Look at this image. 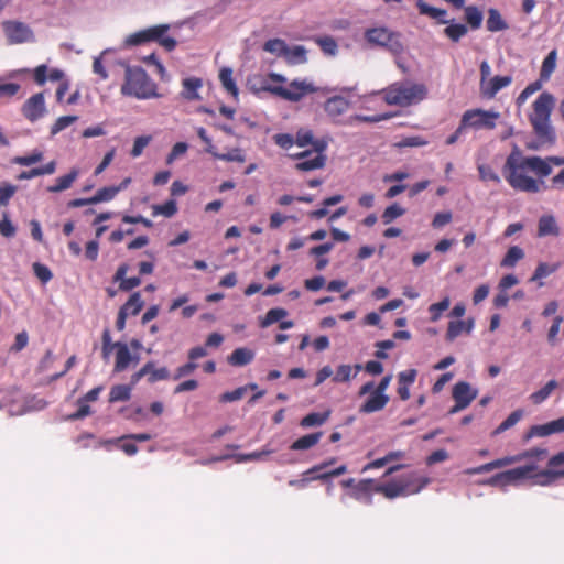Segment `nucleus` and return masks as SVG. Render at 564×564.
Segmentation results:
<instances>
[{"label": "nucleus", "instance_id": "obj_41", "mask_svg": "<svg viewBox=\"0 0 564 564\" xmlns=\"http://www.w3.org/2000/svg\"><path fill=\"white\" fill-rule=\"evenodd\" d=\"M42 160H43V153L41 151L34 150L30 155L13 158L12 162L14 164H19L22 166H30V165L41 162Z\"/></svg>", "mask_w": 564, "mask_h": 564}, {"label": "nucleus", "instance_id": "obj_19", "mask_svg": "<svg viewBox=\"0 0 564 564\" xmlns=\"http://www.w3.org/2000/svg\"><path fill=\"white\" fill-rule=\"evenodd\" d=\"M203 87V82L197 77H188L182 82L181 97L187 101L199 100V89Z\"/></svg>", "mask_w": 564, "mask_h": 564}, {"label": "nucleus", "instance_id": "obj_24", "mask_svg": "<svg viewBox=\"0 0 564 564\" xmlns=\"http://www.w3.org/2000/svg\"><path fill=\"white\" fill-rule=\"evenodd\" d=\"M254 358V351L252 349L242 347L237 348L228 357V362L232 366H245L251 362Z\"/></svg>", "mask_w": 564, "mask_h": 564}, {"label": "nucleus", "instance_id": "obj_1", "mask_svg": "<svg viewBox=\"0 0 564 564\" xmlns=\"http://www.w3.org/2000/svg\"><path fill=\"white\" fill-rule=\"evenodd\" d=\"M503 173L512 188L539 193L544 188L543 178L552 173V167L540 156H523L520 149L514 145L506 160Z\"/></svg>", "mask_w": 564, "mask_h": 564}, {"label": "nucleus", "instance_id": "obj_20", "mask_svg": "<svg viewBox=\"0 0 564 564\" xmlns=\"http://www.w3.org/2000/svg\"><path fill=\"white\" fill-rule=\"evenodd\" d=\"M349 107L350 102L341 96L330 97L325 102V111L333 118L341 116Z\"/></svg>", "mask_w": 564, "mask_h": 564}, {"label": "nucleus", "instance_id": "obj_13", "mask_svg": "<svg viewBox=\"0 0 564 564\" xmlns=\"http://www.w3.org/2000/svg\"><path fill=\"white\" fill-rule=\"evenodd\" d=\"M113 347L116 349L113 368L116 372L124 371L130 365H137L140 361V357L131 354L127 344L117 341L113 343Z\"/></svg>", "mask_w": 564, "mask_h": 564}, {"label": "nucleus", "instance_id": "obj_45", "mask_svg": "<svg viewBox=\"0 0 564 564\" xmlns=\"http://www.w3.org/2000/svg\"><path fill=\"white\" fill-rule=\"evenodd\" d=\"M329 416V411L325 413H311L303 417L301 425L304 427L322 425Z\"/></svg>", "mask_w": 564, "mask_h": 564}, {"label": "nucleus", "instance_id": "obj_33", "mask_svg": "<svg viewBox=\"0 0 564 564\" xmlns=\"http://www.w3.org/2000/svg\"><path fill=\"white\" fill-rule=\"evenodd\" d=\"M132 386L117 384L113 386L109 393L110 402L127 401L131 397Z\"/></svg>", "mask_w": 564, "mask_h": 564}, {"label": "nucleus", "instance_id": "obj_49", "mask_svg": "<svg viewBox=\"0 0 564 564\" xmlns=\"http://www.w3.org/2000/svg\"><path fill=\"white\" fill-rule=\"evenodd\" d=\"M152 140L151 135H140L134 139L133 147L131 149V156L139 158L143 150L150 144Z\"/></svg>", "mask_w": 564, "mask_h": 564}, {"label": "nucleus", "instance_id": "obj_50", "mask_svg": "<svg viewBox=\"0 0 564 564\" xmlns=\"http://www.w3.org/2000/svg\"><path fill=\"white\" fill-rule=\"evenodd\" d=\"M451 305V301L448 297L443 299L438 303H434L429 307V312L431 313V321L436 322L440 319L442 313L446 311Z\"/></svg>", "mask_w": 564, "mask_h": 564}, {"label": "nucleus", "instance_id": "obj_18", "mask_svg": "<svg viewBox=\"0 0 564 564\" xmlns=\"http://www.w3.org/2000/svg\"><path fill=\"white\" fill-rule=\"evenodd\" d=\"M564 432V417L547 422L541 425H534L531 427L528 437L539 436L544 437L554 433Z\"/></svg>", "mask_w": 564, "mask_h": 564}, {"label": "nucleus", "instance_id": "obj_26", "mask_svg": "<svg viewBox=\"0 0 564 564\" xmlns=\"http://www.w3.org/2000/svg\"><path fill=\"white\" fill-rule=\"evenodd\" d=\"M284 59L291 65L305 63L307 61L305 47L302 45L288 46Z\"/></svg>", "mask_w": 564, "mask_h": 564}, {"label": "nucleus", "instance_id": "obj_6", "mask_svg": "<svg viewBox=\"0 0 564 564\" xmlns=\"http://www.w3.org/2000/svg\"><path fill=\"white\" fill-rule=\"evenodd\" d=\"M364 39L371 48H384L393 56H400L405 51L402 34L384 25H376L365 30Z\"/></svg>", "mask_w": 564, "mask_h": 564}, {"label": "nucleus", "instance_id": "obj_59", "mask_svg": "<svg viewBox=\"0 0 564 564\" xmlns=\"http://www.w3.org/2000/svg\"><path fill=\"white\" fill-rule=\"evenodd\" d=\"M33 271L37 279L43 283L48 282L53 276L51 270L46 265L39 262L33 264Z\"/></svg>", "mask_w": 564, "mask_h": 564}, {"label": "nucleus", "instance_id": "obj_32", "mask_svg": "<svg viewBox=\"0 0 564 564\" xmlns=\"http://www.w3.org/2000/svg\"><path fill=\"white\" fill-rule=\"evenodd\" d=\"M557 386L558 383L556 380H550L542 389L533 392L529 398L532 403L540 404L550 397Z\"/></svg>", "mask_w": 564, "mask_h": 564}, {"label": "nucleus", "instance_id": "obj_17", "mask_svg": "<svg viewBox=\"0 0 564 564\" xmlns=\"http://www.w3.org/2000/svg\"><path fill=\"white\" fill-rule=\"evenodd\" d=\"M389 402V395L375 389L371 395L360 406L359 412L361 413H373L382 410Z\"/></svg>", "mask_w": 564, "mask_h": 564}, {"label": "nucleus", "instance_id": "obj_7", "mask_svg": "<svg viewBox=\"0 0 564 564\" xmlns=\"http://www.w3.org/2000/svg\"><path fill=\"white\" fill-rule=\"evenodd\" d=\"M263 89L293 102L300 101L306 95L316 91V87L313 85V83L306 79L292 80L288 87L264 86Z\"/></svg>", "mask_w": 564, "mask_h": 564}, {"label": "nucleus", "instance_id": "obj_36", "mask_svg": "<svg viewBox=\"0 0 564 564\" xmlns=\"http://www.w3.org/2000/svg\"><path fill=\"white\" fill-rule=\"evenodd\" d=\"M523 258L524 251L520 247L513 246L507 251L505 258L501 261V267L512 268Z\"/></svg>", "mask_w": 564, "mask_h": 564}, {"label": "nucleus", "instance_id": "obj_34", "mask_svg": "<svg viewBox=\"0 0 564 564\" xmlns=\"http://www.w3.org/2000/svg\"><path fill=\"white\" fill-rule=\"evenodd\" d=\"M288 315L284 308H272L268 311L263 318H260L259 323L262 328H265L276 322L282 321Z\"/></svg>", "mask_w": 564, "mask_h": 564}, {"label": "nucleus", "instance_id": "obj_43", "mask_svg": "<svg viewBox=\"0 0 564 564\" xmlns=\"http://www.w3.org/2000/svg\"><path fill=\"white\" fill-rule=\"evenodd\" d=\"M522 416H523L522 410L513 411L503 422L500 423V425L496 429L495 433L499 434V433L507 431L508 429L516 425L522 419Z\"/></svg>", "mask_w": 564, "mask_h": 564}, {"label": "nucleus", "instance_id": "obj_29", "mask_svg": "<svg viewBox=\"0 0 564 564\" xmlns=\"http://www.w3.org/2000/svg\"><path fill=\"white\" fill-rule=\"evenodd\" d=\"M416 6H417L421 14H425L432 19H436L440 21V23H443V24L448 23V21L444 19V17L446 15L445 10L431 7L422 0H419Z\"/></svg>", "mask_w": 564, "mask_h": 564}, {"label": "nucleus", "instance_id": "obj_8", "mask_svg": "<svg viewBox=\"0 0 564 564\" xmlns=\"http://www.w3.org/2000/svg\"><path fill=\"white\" fill-rule=\"evenodd\" d=\"M500 113L495 110H485L480 108L469 109L462 117V127L475 130H492L497 126Z\"/></svg>", "mask_w": 564, "mask_h": 564}, {"label": "nucleus", "instance_id": "obj_64", "mask_svg": "<svg viewBox=\"0 0 564 564\" xmlns=\"http://www.w3.org/2000/svg\"><path fill=\"white\" fill-rule=\"evenodd\" d=\"M0 234L7 238L13 237L15 234V227L10 221L7 214H4L3 218L0 220Z\"/></svg>", "mask_w": 564, "mask_h": 564}, {"label": "nucleus", "instance_id": "obj_15", "mask_svg": "<svg viewBox=\"0 0 564 564\" xmlns=\"http://www.w3.org/2000/svg\"><path fill=\"white\" fill-rule=\"evenodd\" d=\"M453 399L466 408L477 398L478 390L468 382L459 381L453 387Z\"/></svg>", "mask_w": 564, "mask_h": 564}, {"label": "nucleus", "instance_id": "obj_38", "mask_svg": "<svg viewBox=\"0 0 564 564\" xmlns=\"http://www.w3.org/2000/svg\"><path fill=\"white\" fill-rule=\"evenodd\" d=\"M143 301L139 292L133 293L128 302L121 307L129 315H137L143 307Z\"/></svg>", "mask_w": 564, "mask_h": 564}, {"label": "nucleus", "instance_id": "obj_40", "mask_svg": "<svg viewBox=\"0 0 564 564\" xmlns=\"http://www.w3.org/2000/svg\"><path fill=\"white\" fill-rule=\"evenodd\" d=\"M465 15L467 22L470 24L473 29H478L482 22V13L481 11L473 6H469L465 9Z\"/></svg>", "mask_w": 564, "mask_h": 564}, {"label": "nucleus", "instance_id": "obj_37", "mask_svg": "<svg viewBox=\"0 0 564 564\" xmlns=\"http://www.w3.org/2000/svg\"><path fill=\"white\" fill-rule=\"evenodd\" d=\"M321 436L322 433H314L302 436L292 444L291 448L295 451L307 449L314 446L319 441Z\"/></svg>", "mask_w": 564, "mask_h": 564}, {"label": "nucleus", "instance_id": "obj_51", "mask_svg": "<svg viewBox=\"0 0 564 564\" xmlns=\"http://www.w3.org/2000/svg\"><path fill=\"white\" fill-rule=\"evenodd\" d=\"M404 213V208H402L398 204H393L384 209L382 214V220L384 224H390L395 218L401 217Z\"/></svg>", "mask_w": 564, "mask_h": 564}, {"label": "nucleus", "instance_id": "obj_35", "mask_svg": "<svg viewBox=\"0 0 564 564\" xmlns=\"http://www.w3.org/2000/svg\"><path fill=\"white\" fill-rule=\"evenodd\" d=\"M326 158L324 154H315L312 159L304 160L295 165L300 171H312L322 169L325 165Z\"/></svg>", "mask_w": 564, "mask_h": 564}, {"label": "nucleus", "instance_id": "obj_10", "mask_svg": "<svg viewBox=\"0 0 564 564\" xmlns=\"http://www.w3.org/2000/svg\"><path fill=\"white\" fill-rule=\"evenodd\" d=\"M547 455V451L544 448H532L529 451H525L521 454L513 455V456H506L496 460H492L489 463L490 470H495L498 468H502L509 465H513L516 463H520L528 458H535L536 460H542Z\"/></svg>", "mask_w": 564, "mask_h": 564}, {"label": "nucleus", "instance_id": "obj_9", "mask_svg": "<svg viewBox=\"0 0 564 564\" xmlns=\"http://www.w3.org/2000/svg\"><path fill=\"white\" fill-rule=\"evenodd\" d=\"M2 29L9 44H23L35 41L33 30L21 21H3Z\"/></svg>", "mask_w": 564, "mask_h": 564}, {"label": "nucleus", "instance_id": "obj_46", "mask_svg": "<svg viewBox=\"0 0 564 564\" xmlns=\"http://www.w3.org/2000/svg\"><path fill=\"white\" fill-rule=\"evenodd\" d=\"M468 29L465 24H449L447 28H445L444 33L446 36H448L452 41L457 42L460 37H463L467 33Z\"/></svg>", "mask_w": 564, "mask_h": 564}, {"label": "nucleus", "instance_id": "obj_47", "mask_svg": "<svg viewBox=\"0 0 564 564\" xmlns=\"http://www.w3.org/2000/svg\"><path fill=\"white\" fill-rule=\"evenodd\" d=\"M77 120H78L77 116L59 117L52 126L51 133L53 135H55V134L59 133L61 131H63L64 129H66L67 127H69L70 124L75 123Z\"/></svg>", "mask_w": 564, "mask_h": 564}, {"label": "nucleus", "instance_id": "obj_16", "mask_svg": "<svg viewBox=\"0 0 564 564\" xmlns=\"http://www.w3.org/2000/svg\"><path fill=\"white\" fill-rule=\"evenodd\" d=\"M511 82V76H494L479 89L480 95L487 99H492L499 90L509 86Z\"/></svg>", "mask_w": 564, "mask_h": 564}, {"label": "nucleus", "instance_id": "obj_21", "mask_svg": "<svg viewBox=\"0 0 564 564\" xmlns=\"http://www.w3.org/2000/svg\"><path fill=\"white\" fill-rule=\"evenodd\" d=\"M560 235V228L555 220V217L552 215H543L540 217L538 223V236L546 237L553 236L556 237Z\"/></svg>", "mask_w": 564, "mask_h": 564}, {"label": "nucleus", "instance_id": "obj_25", "mask_svg": "<svg viewBox=\"0 0 564 564\" xmlns=\"http://www.w3.org/2000/svg\"><path fill=\"white\" fill-rule=\"evenodd\" d=\"M376 492L382 494L388 499H394L397 497H405L404 490L401 488L398 480L390 481L384 485H376L373 487Z\"/></svg>", "mask_w": 564, "mask_h": 564}, {"label": "nucleus", "instance_id": "obj_30", "mask_svg": "<svg viewBox=\"0 0 564 564\" xmlns=\"http://www.w3.org/2000/svg\"><path fill=\"white\" fill-rule=\"evenodd\" d=\"M507 28H508V25L503 21L499 11L496 9H490L488 11L487 29L490 32H498V31L506 30Z\"/></svg>", "mask_w": 564, "mask_h": 564}, {"label": "nucleus", "instance_id": "obj_22", "mask_svg": "<svg viewBox=\"0 0 564 564\" xmlns=\"http://www.w3.org/2000/svg\"><path fill=\"white\" fill-rule=\"evenodd\" d=\"M79 175V169L73 167L70 172L64 176L56 178L55 184L47 187L51 193H59L72 187L73 183Z\"/></svg>", "mask_w": 564, "mask_h": 564}, {"label": "nucleus", "instance_id": "obj_14", "mask_svg": "<svg viewBox=\"0 0 564 564\" xmlns=\"http://www.w3.org/2000/svg\"><path fill=\"white\" fill-rule=\"evenodd\" d=\"M398 482L405 491L404 495L410 496L419 494L430 482V479L417 473H411L398 479Z\"/></svg>", "mask_w": 564, "mask_h": 564}, {"label": "nucleus", "instance_id": "obj_58", "mask_svg": "<svg viewBox=\"0 0 564 564\" xmlns=\"http://www.w3.org/2000/svg\"><path fill=\"white\" fill-rule=\"evenodd\" d=\"M248 391V387H240V388H237L236 390L234 391H228V392H225L220 395V401L221 402H234V401H238L240 400L241 398H243V395L247 393Z\"/></svg>", "mask_w": 564, "mask_h": 564}, {"label": "nucleus", "instance_id": "obj_44", "mask_svg": "<svg viewBox=\"0 0 564 564\" xmlns=\"http://www.w3.org/2000/svg\"><path fill=\"white\" fill-rule=\"evenodd\" d=\"M152 212L154 216L163 215L165 217H172L177 212V206L174 200H169L163 205H153Z\"/></svg>", "mask_w": 564, "mask_h": 564}, {"label": "nucleus", "instance_id": "obj_23", "mask_svg": "<svg viewBox=\"0 0 564 564\" xmlns=\"http://www.w3.org/2000/svg\"><path fill=\"white\" fill-rule=\"evenodd\" d=\"M129 267L126 263H122L115 274V281L120 282L119 288L123 291L132 290L141 284V280L139 278H129L126 275L128 273Z\"/></svg>", "mask_w": 564, "mask_h": 564}, {"label": "nucleus", "instance_id": "obj_52", "mask_svg": "<svg viewBox=\"0 0 564 564\" xmlns=\"http://www.w3.org/2000/svg\"><path fill=\"white\" fill-rule=\"evenodd\" d=\"M478 172H479V177L481 181L494 182L496 184L500 183L499 175L489 165L479 164Z\"/></svg>", "mask_w": 564, "mask_h": 564}, {"label": "nucleus", "instance_id": "obj_60", "mask_svg": "<svg viewBox=\"0 0 564 564\" xmlns=\"http://www.w3.org/2000/svg\"><path fill=\"white\" fill-rule=\"evenodd\" d=\"M147 42H148V39H147L145 29H144V30H141L139 32L128 35L124 40V45L126 46H134V45H140V44H143Z\"/></svg>", "mask_w": 564, "mask_h": 564}, {"label": "nucleus", "instance_id": "obj_2", "mask_svg": "<svg viewBox=\"0 0 564 564\" xmlns=\"http://www.w3.org/2000/svg\"><path fill=\"white\" fill-rule=\"evenodd\" d=\"M536 470L538 465L535 463H530L524 466L499 473L487 479L485 484L492 487L505 488L510 485H518L524 479L534 478L535 484L540 486H550L556 480L564 478V468L544 469L539 473H536Z\"/></svg>", "mask_w": 564, "mask_h": 564}, {"label": "nucleus", "instance_id": "obj_53", "mask_svg": "<svg viewBox=\"0 0 564 564\" xmlns=\"http://www.w3.org/2000/svg\"><path fill=\"white\" fill-rule=\"evenodd\" d=\"M214 158H216L218 160L227 161V162L243 163L246 161L245 154L238 148L234 149L232 151H230L229 153H226V154H221L216 151V153L214 154Z\"/></svg>", "mask_w": 564, "mask_h": 564}, {"label": "nucleus", "instance_id": "obj_4", "mask_svg": "<svg viewBox=\"0 0 564 564\" xmlns=\"http://www.w3.org/2000/svg\"><path fill=\"white\" fill-rule=\"evenodd\" d=\"M120 91L123 96L137 99H151L160 96L156 91L155 83L141 67L137 66L126 67Z\"/></svg>", "mask_w": 564, "mask_h": 564}, {"label": "nucleus", "instance_id": "obj_54", "mask_svg": "<svg viewBox=\"0 0 564 564\" xmlns=\"http://www.w3.org/2000/svg\"><path fill=\"white\" fill-rule=\"evenodd\" d=\"M558 269V264H547L544 262L539 263V265L535 269V272L533 276L531 278L532 281L546 278L547 275L552 274Z\"/></svg>", "mask_w": 564, "mask_h": 564}, {"label": "nucleus", "instance_id": "obj_27", "mask_svg": "<svg viewBox=\"0 0 564 564\" xmlns=\"http://www.w3.org/2000/svg\"><path fill=\"white\" fill-rule=\"evenodd\" d=\"M557 61V52L555 50L551 51L547 56L544 58L541 72H540V80L546 82L550 79L551 75L556 68Z\"/></svg>", "mask_w": 564, "mask_h": 564}, {"label": "nucleus", "instance_id": "obj_31", "mask_svg": "<svg viewBox=\"0 0 564 564\" xmlns=\"http://www.w3.org/2000/svg\"><path fill=\"white\" fill-rule=\"evenodd\" d=\"M288 44L281 39H272L264 43L263 50L276 57L284 58Z\"/></svg>", "mask_w": 564, "mask_h": 564}, {"label": "nucleus", "instance_id": "obj_39", "mask_svg": "<svg viewBox=\"0 0 564 564\" xmlns=\"http://www.w3.org/2000/svg\"><path fill=\"white\" fill-rule=\"evenodd\" d=\"M316 43L326 55L336 56L338 52V45L332 36L317 37Z\"/></svg>", "mask_w": 564, "mask_h": 564}, {"label": "nucleus", "instance_id": "obj_62", "mask_svg": "<svg viewBox=\"0 0 564 564\" xmlns=\"http://www.w3.org/2000/svg\"><path fill=\"white\" fill-rule=\"evenodd\" d=\"M294 143L299 147H305L313 143V133L307 129H300L294 139Z\"/></svg>", "mask_w": 564, "mask_h": 564}, {"label": "nucleus", "instance_id": "obj_42", "mask_svg": "<svg viewBox=\"0 0 564 564\" xmlns=\"http://www.w3.org/2000/svg\"><path fill=\"white\" fill-rule=\"evenodd\" d=\"M118 193H119V188H115V186L100 188L93 196L94 204H98L101 202H109V200L113 199Z\"/></svg>", "mask_w": 564, "mask_h": 564}, {"label": "nucleus", "instance_id": "obj_5", "mask_svg": "<svg viewBox=\"0 0 564 564\" xmlns=\"http://www.w3.org/2000/svg\"><path fill=\"white\" fill-rule=\"evenodd\" d=\"M555 105V99L550 93H542L533 102L532 112L529 120L534 132L542 139L552 141L554 138L551 126V113Z\"/></svg>", "mask_w": 564, "mask_h": 564}, {"label": "nucleus", "instance_id": "obj_11", "mask_svg": "<svg viewBox=\"0 0 564 564\" xmlns=\"http://www.w3.org/2000/svg\"><path fill=\"white\" fill-rule=\"evenodd\" d=\"M23 116L34 122L46 113L45 98L43 93L31 96L22 106Z\"/></svg>", "mask_w": 564, "mask_h": 564}, {"label": "nucleus", "instance_id": "obj_57", "mask_svg": "<svg viewBox=\"0 0 564 564\" xmlns=\"http://www.w3.org/2000/svg\"><path fill=\"white\" fill-rule=\"evenodd\" d=\"M15 192L17 186L9 183L0 184V206L8 205L10 198L15 194Z\"/></svg>", "mask_w": 564, "mask_h": 564}, {"label": "nucleus", "instance_id": "obj_28", "mask_svg": "<svg viewBox=\"0 0 564 564\" xmlns=\"http://www.w3.org/2000/svg\"><path fill=\"white\" fill-rule=\"evenodd\" d=\"M219 80L223 87L231 94L235 98L238 97V87L232 78V69L229 67H224L219 72Z\"/></svg>", "mask_w": 564, "mask_h": 564}, {"label": "nucleus", "instance_id": "obj_56", "mask_svg": "<svg viewBox=\"0 0 564 564\" xmlns=\"http://www.w3.org/2000/svg\"><path fill=\"white\" fill-rule=\"evenodd\" d=\"M351 378H354L352 367L350 365H340L337 368L333 380L336 382H347Z\"/></svg>", "mask_w": 564, "mask_h": 564}, {"label": "nucleus", "instance_id": "obj_3", "mask_svg": "<svg viewBox=\"0 0 564 564\" xmlns=\"http://www.w3.org/2000/svg\"><path fill=\"white\" fill-rule=\"evenodd\" d=\"M427 93L426 85L413 82H397L380 91L387 105L399 107L419 104L427 97Z\"/></svg>", "mask_w": 564, "mask_h": 564}, {"label": "nucleus", "instance_id": "obj_63", "mask_svg": "<svg viewBox=\"0 0 564 564\" xmlns=\"http://www.w3.org/2000/svg\"><path fill=\"white\" fill-rule=\"evenodd\" d=\"M452 213L451 212H441V213H437L435 214L434 218H433V221H432V226L434 228H442L444 226H446L447 224H449L452 221Z\"/></svg>", "mask_w": 564, "mask_h": 564}, {"label": "nucleus", "instance_id": "obj_12", "mask_svg": "<svg viewBox=\"0 0 564 564\" xmlns=\"http://www.w3.org/2000/svg\"><path fill=\"white\" fill-rule=\"evenodd\" d=\"M169 29V24H158L145 29L148 42H158L166 51H173L176 46V40L166 35Z\"/></svg>", "mask_w": 564, "mask_h": 564}, {"label": "nucleus", "instance_id": "obj_48", "mask_svg": "<svg viewBox=\"0 0 564 564\" xmlns=\"http://www.w3.org/2000/svg\"><path fill=\"white\" fill-rule=\"evenodd\" d=\"M465 333V321H451L448 323L446 339L453 341L456 337Z\"/></svg>", "mask_w": 564, "mask_h": 564}, {"label": "nucleus", "instance_id": "obj_55", "mask_svg": "<svg viewBox=\"0 0 564 564\" xmlns=\"http://www.w3.org/2000/svg\"><path fill=\"white\" fill-rule=\"evenodd\" d=\"M541 82L542 80H536L530 85H528L522 91L521 94L518 96L517 98V105L519 107H521L525 101L527 99L533 95L534 93H536L538 90L541 89Z\"/></svg>", "mask_w": 564, "mask_h": 564}, {"label": "nucleus", "instance_id": "obj_61", "mask_svg": "<svg viewBox=\"0 0 564 564\" xmlns=\"http://www.w3.org/2000/svg\"><path fill=\"white\" fill-rule=\"evenodd\" d=\"M188 145L185 142H177L166 158V163L172 164L178 156L186 153Z\"/></svg>", "mask_w": 564, "mask_h": 564}]
</instances>
